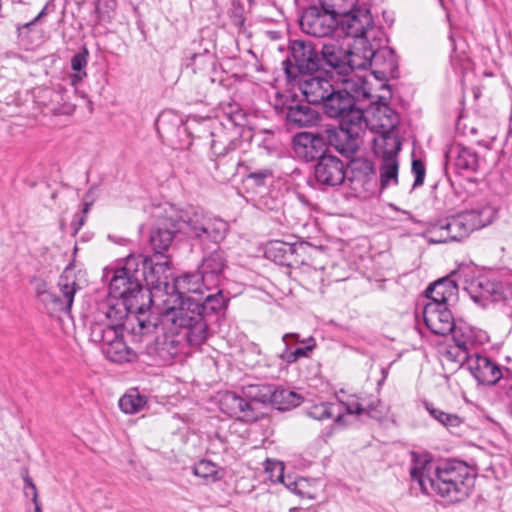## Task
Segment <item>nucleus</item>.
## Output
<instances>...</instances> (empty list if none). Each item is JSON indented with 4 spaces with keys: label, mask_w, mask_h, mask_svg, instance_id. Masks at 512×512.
I'll list each match as a JSON object with an SVG mask.
<instances>
[{
    "label": "nucleus",
    "mask_w": 512,
    "mask_h": 512,
    "mask_svg": "<svg viewBox=\"0 0 512 512\" xmlns=\"http://www.w3.org/2000/svg\"><path fill=\"white\" fill-rule=\"evenodd\" d=\"M197 275L181 276L173 272L164 275L162 282V330L164 346L179 342L173 339L183 334L189 345L197 346L209 336V326L227 308L228 299L221 290L204 296Z\"/></svg>",
    "instance_id": "obj_1"
},
{
    "label": "nucleus",
    "mask_w": 512,
    "mask_h": 512,
    "mask_svg": "<svg viewBox=\"0 0 512 512\" xmlns=\"http://www.w3.org/2000/svg\"><path fill=\"white\" fill-rule=\"evenodd\" d=\"M410 476L422 493L438 495L452 503L467 499L476 481L473 469L466 462L456 459L434 463L414 457Z\"/></svg>",
    "instance_id": "obj_2"
},
{
    "label": "nucleus",
    "mask_w": 512,
    "mask_h": 512,
    "mask_svg": "<svg viewBox=\"0 0 512 512\" xmlns=\"http://www.w3.org/2000/svg\"><path fill=\"white\" fill-rule=\"evenodd\" d=\"M245 120L244 111L236 104H229L223 120L211 124V150L216 157V176L221 182H226L237 174L241 159L231 153L242 144Z\"/></svg>",
    "instance_id": "obj_3"
},
{
    "label": "nucleus",
    "mask_w": 512,
    "mask_h": 512,
    "mask_svg": "<svg viewBox=\"0 0 512 512\" xmlns=\"http://www.w3.org/2000/svg\"><path fill=\"white\" fill-rule=\"evenodd\" d=\"M496 215L492 206L484 204L438 220L426 231L428 242L432 244L461 242L472 232L490 225Z\"/></svg>",
    "instance_id": "obj_4"
},
{
    "label": "nucleus",
    "mask_w": 512,
    "mask_h": 512,
    "mask_svg": "<svg viewBox=\"0 0 512 512\" xmlns=\"http://www.w3.org/2000/svg\"><path fill=\"white\" fill-rule=\"evenodd\" d=\"M138 265L135 257L127 258L123 267L115 270L109 283V296L115 300L123 301L124 306H137L138 298H144L140 276L147 285L154 288L158 287L159 277L156 275V266L158 262L152 259L144 258L142 261V272L134 269Z\"/></svg>",
    "instance_id": "obj_5"
},
{
    "label": "nucleus",
    "mask_w": 512,
    "mask_h": 512,
    "mask_svg": "<svg viewBox=\"0 0 512 512\" xmlns=\"http://www.w3.org/2000/svg\"><path fill=\"white\" fill-rule=\"evenodd\" d=\"M341 81L343 87L335 85L327 94L322 104L324 113L339 122L354 120L357 115H360V120L366 119L364 107L359 103L373 98L368 82L363 77L343 78Z\"/></svg>",
    "instance_id": "obj_6"
},
{
    "label": "nucleus",
    "mask_w": 512,
    "mask_h": 512,
    "mask_svg": "<svg viewBox=\"0 0 512 512\" xmlns=\"http://www.w3.org/2000/svg\"><path fill=\"white\" fill-rule=\"evenodd\" d=\"M209 219L193 207L181 209L169 202L162 204V274L173 267L171 257L165 254L173 239L178 234L194 239Z\"/></svg>",
    "instance_id": "obj_7"
},
{
    "label": "nucleus",
    "mask_w": 512,
    "mask_h": 512,
    "mask_svg": "<svg viewBox=\"0 0 512 512\" xmlns=\"http://www.w3.org/2000/svg\"><path fill=\"white\" fill-rule=\"evenodd\" d=\"M119 324L94 323L90 327V340L99 344L103 354L114 363L130 362L135 357L123 339Z\"/></svg>",
    "instance_id": "obj_8"
},
{
    "label": "nucleus",
    "mask_w": 512,
    "mask_h": 512,
    "mask_svg": "<svg viewBox=\"0 0 512 512\" xmlns=\"http://www.w3.org/2000/svg\"><path fill=\"white\" fill-rule=\"evenodd\" d=\"M291 56L283 61V69L288 79H295L298 74L312 75L321 68L320 54L309 41L294 40L291 43Z\"/></svg>",
    "instance_id": "obj_9"
},
{
    "label": "nucleus",
    "mask_w": 512,
    "mask_h": 512,
    "mask_svg": "<svg viewBox=\"0 0 512 512\" xmlns=\"http://www.w3.org/2000/svg\"><path fill=\"white\" fill-rule=\"evenodd\" d=\"M470 371L475 379L483 385L498 384L502 393L512 383V367L503 366L486 355H475L470 359Z\"/></svg>",
    "instance_id": "obj_10"
},
{
    "label": "nucleus",
    "mask_w": 512,
    "mask_h": 512,
    "mask_svg": "<svg viewBox=\"0 0 512 512\" xmlns=\"http://www.w3.org/2000/svg\"><path fill=\"white\" fill-rule=\"evenodd\" d=\"M367 126V119L360 120V115L354 120H341L338 128L329 130L328 141L342 155L349 156L358 150V138Z\"/></svg>",
    "instance_id": "obj_11"
},
{
    "label": "nucleus",
    "mask_w": 512,
    "mask_h": 512,
    "mask_svg": "<svg viewBox=\"0 0 512 512\" xmlns=\"http://www.w3.org/2000/svg\"><path fill=\"white\" fill-rule=\"evenodd\" d=\"M301 30L314 37H329L338 28L336 16L329 10L312 5L305 9L299 19Z\"/></svg>",
    "instance_id": "obj_12"
},
{
    "label": "nucleus",
    "mask_w": 512,
    "mask_h": 512,
    "mask_svg": "<svg viewBox=\"0 0 512 512\" xmlns=\"http://www.w3.org/2000/svg\"><path fill=\"white\" fill-rule=\"evenodd\" d=\"M354 53H348L336 43H324L320 51L321 68L327 75L335 72L340 77L346 78L349 73L357 68Z\"/></svg>",
    "instance_id": "obj_13"
},
{
    "label": "nucleus",
    "mask_w": 512,
    "mask_h": 512,
    "mask_svg": "<svg viewBox=\"0 0 512 512\" xmlns=\"http://www.w3.org/2000/svg\"><path fill=\"white\" fill-rule=\"evenodd\" d=\"M371 67L375 78L379 80H388L398 77V58L395 51L383 46L377 50L369 49L365 51L364 60L358 63L357 68Z\"/></svg>",
    "instance_id": "obj_14"
},
{
    "label": "nucleus",
    "mask_w": 512,
    "mask_h": 512,
    "mask_svg": "<svg viewBox=\"0 0 512 512\" xmlns=\"http://www.w3.org/2000/svg\"><path fill=\"white\" fill-rule=\"evenodd\" d=\"M464 289L473 302L482 308L499 302L505 297V287L502 281L485 275L472 279L464 286Z\"/></svg>",
    "instance_id": "obj_15"
},
{
    "label": "nucleus",
    "mask_w": 512,
    "mask_h": 512,
    "mask_svg": "<svg viewBox=\"0 0 512 512\" xmlns=\"http://www.w3.org/2000/svg\"><path fill=\"white\" fill-rule=\"evenodd\" d=\"M58 287L60 295H56L47 290H42L38 287V298L44 305H52L55 311L70 313L74 296L76 291L79 289V286L74 279H71L67 273H64L59 278Z\"/></svg>",
    "instance_id": "obj_16"
},
{
    "label": "nucleus",
    "mask_w": 512,
    "mask_h": 512,
    "mask_svg": "<svg viewBox=\"0 0 512 512\" xmlns=\"http://www.w3.org/2000/svg\"><path fill=\"white\" fill-rule=\"evenodd\" d=\"M347 177L346 166L335 155L326 154L314 166V179L318 185L328 188L343 184Z\"/></svg>",
    "instance_id": "obj_17"
},
{
    "label": "nucleus",
    "mask_w": 512,
    "mask_h": 512,
    "mask_svg": "<svg viewBox=\"0 0 512 512\" xmlns=\"http://www.w3.org/2000/svg\"><path fill=\"white\" fill-rule=\"evenodd\" d=\"M446 167L457 174L476 173L480 170L484 160L478 153L462 144H454L445 153Z\"/></svg>",
    "instance_id": "obj_18"
},
{
    "label": "nucleus",
    "mask_w": 512,
    "mask_h": 512,
    "mask_svg": "<svg viewBox=\"0 0 512 512\" xmlns=\"http://www.w3.org/2000/svg\"><path fill=\"white\" fill-rule=\"evenodd\" d=\"M226 267V254L224 250L219 246H216L213 251L203 257L199 266V274H196L199 277L200 284L203 285V288L207 291H210L212 288H218L220 277Z\"/></svg>",
    "instance_id": "obj_19"
},
{
    "label": "nucleus",
    "mask_w": 512,
    "mask_h": 512,
    "mask_svg": "<svg viewBox=\"0 0 512 512\" xmlns=\"http://www.w3.org/2000/svg\"><path fill=\"white\" fill-rule=\"evenodd\" d=\"M293 151L297 158L312 162L326 155L327 145L323 135L312 132H300L292 139Z\"/></svg>",
    "instance_id": "obj_20"
},
{
    "label": "nucleus",
    "mask_w": 512,
    "mask_h": 512,
    "mask_svg": "<svg viewBox=\"0 0 512 512\" xmlns=\"http://www.w3.org/2000/svg\"><path fill=\"white\" fill-rule=\"evenodd\" d=\"M338 28L352 38H363L373 28L374 20L369 8L356 6L337 18Z\"/></svg>",
    "instance_id": "obj_21"
},
{
    "label": "nucleus",
    "mask_w": 512,
    "mask_h": 512,
    "mask_svg": "<svg viewBox=\"0 0 512 512\" xmlns=\"http://www.w3.org/2000/svg\"><path fill=\"white\" fill-rule=\"evenodd\" d=\"M220 410L230 417H235L244 422H256L262 416L261 412L252 403L237 395L235 392L227 391L219 399Z\"/></svg>",
    "instance_id": "obj_22"
},
{
    "label": "nucleus",
    "mask_w": 512,
    "mask_h": 512,
    "mask_svg": "<svg viewBox=\"0 0 512 512\" xmlns=\"http://www.w3.org/2000/svg\"><path fill=\"white\" fill-rule=\"evenodd\" d=\"M138 323V332L142 337H148L155 334L154 340L147 342L144 356L157 360L160 357V348L158 344L157 328L160 324V315L150 309H146L144 304L137 308L136 315Z\"/></svg>",
    "instance_id": "obj_23"
},
{
    "label": "nucleus",
    "mask_w": 512,
    "mask_h": 512,
    "mask_svg": "<svg viewBox=\"0 0 512 512\" xmlns=\"http://www.w3.org/2000/svg\"><path fill=\"white\" fill-rule=\"evenodd\" d=\"M423 318L426 327L435 335H447L454 328V317L447 305L425 303Z\"/></svg>",
    "instance_id": "obj_24"
},
{
    "label": "nucleus",
    "mask_w": 512,
    "mask_h": 512,
    "mask_svg": "<svg viewBox=\"0 0 512 512\" xmlns=\"http://www.w3.org/2000/svg\"><path fill=\"white\" fill-rule=\"evenodd\" d=\"M374 98L375 96L373 95V98L369 99L376 106L373 113L376 121L374 127L381 133L385 147L391 146L390 138H399L394 132L399 122L398 115L388 106L384 98L379 97L375 101Z\"/></svg>",
    "instance_id": "obj_25"
},
{
    "label": "nucleus",
    "mask_w": 512,
    "mask_h": 512,
    "mask_svg": "<svg viewBox=\"0 0 512 512\" xmlns=\"http://www.w3.org/2000/svg\"><path fill=\"white\" fill-rule=\"evenodd\" d=\"M302 248V244L273 240L267 243L264 255L278 265L293 267L302 263L299 259V250Z\"/></svg>",
    "instance_id": "obj_26"
},
{
    "label": "nucleus",
    "mask_w": 512,
    "mask_h": 512,
    "mask_svg": "<svg viewBox=\"0 0 512 512\" xmlns=\"http://www.w3.org/2000/svg\"><path fill=\"white\" fill-rule=\"evenodd\" d=\"M461 281V270L453 271L448 277L441 278L430 284L425 290L426 303L447 305V302L456 295L458 282Z\"/></svg>",
    "instance_id": "obj_27"
},
{
    "label": "nucleus",
    "mask_w": 512,
    "mask_h": 512,
    "mask_svg": "<svg viewBox=\"0 0 512 512\" xmlns=\"http://www.w3.org/2000/svg\"><path fill=\"white\" fill-rule=\"evenodd\" d=\"M391 146L384 147L382 163L380 166V183L381 188L385 189L391 184H398L399 164L397 155L401 149V141L399 138H390Z\"/></svg>",
    "instance_id": "obj_28"
},
{
    "label": "nucleus",
    "mask_w": 512,
    "mask_h": 512,
    "mask_svg": "<svg viewBox=\"0 0 512 512\" xmlns=\"http://www.w3.org/2000/svg\"><path fill=\"white\" fill-rule=\"evenodd\" d=\"M332 75L329 78L320 76H309L300 85L302 94L309 104H323L328 97L327 94L332 90L335 84L332 83Z\"/></svg>",
    "instance_id": "obj_29"
},
{
    "label": "nucleus",
    "mask_w": 512,
    "mask_h": 512,
    "mask_svg": "<svg viewBox=\"0 0 512 512\" xmlns=\"http://www.w3.org/2000/svg\"><path fill=\"white\" fill-rule=\"evenodd\" d=\"M286 123L290 128H303L316 125L321 119L318 111L309 104H292L283 108Z\"/></svg>",
    "instance_id": "obj_30"
},
{
    "label": "nucleus",
    "mask_w": 512,
    "mask_h": 512,
    "mask_svg": "<svg viewBox=\"0 0 512 512\" xmlns=\"http://www.w3.org/2000/svg\"><path fill=\"white\" fill-rule=\"evenodd\" d=\"M450 333H452V339L457 351L453 353L451 350H448L446 352L447 357L453 361H457L460 358H467L469 351L475 344V336L472 328L466 324L456 325L454 323V328Z\"/></svg>",
    "instance_id": "obj_31"
},
{
    "label": "nucleus",
    "mask_w": 512,
    "mask_h": 512,
    "mask_svg": "<svg viewBox=\"0 0 512 512\" xmlns=\"http://www.w3.org/2000/svg\"><path fill=\"white\" fill-rule=\"evenodd\" d=\"M350 176H347L354 190L366 189L375 174L374 164L366 158H354L349 165Z\"/></svg>",
    "instance_id": "obj_32"
},
{
    "label": "nucleus",
    "mask_w": 512,
    "mask_h": 512,
    "mask_svg": "<svg viewBox=\"0 0 512 512\" xmlns=\"http://www.w3.org/2000/svg\"><path fill=\"white\" fill-rule=\"evenodd\" d=\"M203 230L197 233L194 238L203 247L208 246L210 243L219 246L228 232V224L217 218H210L206 224L203 225Z\"/></svg>",
    "instance_id": "obj_33"
},
{
    "label": "nucleus",
    "mask_w": 512,
    "mask_h": 512,
    "mask_svg": "<svg viewBox=\"0 0 512 512\" xmlns=\"http://www.w3.org/2000/svg\"><path fill=\"white\" fill-rule=\"evenodd\" d=\"M449 41L452 46L450 54L451 66L456 73L464 74L465 71L471 68V59L463 48L465 43L461 39L457 40L452 34L449 36Z\"/></svg>",
    "instance_id": "obj_34"
},
{
    "label": "nucleus",
    "mask_w": 512,
    "mask_h": 512,
    "mask_svg": "<svg viewBox=\"0 0 512 512\" xmlns=\"http://www.w3.org/2000/svg\"><path fill=\"white\" fill-rule=\"evenodd\" d=\"M303 402V397L281 386H274L271 405L280 411H288L298 407Z\"/></svg>",
    "instance_id": "obj_35"
},
{
    "label": "nucleus",
    "mask_w": 512,
    "mask_h": 512,
    "mask_svg": "<svg viewBox=\"0 0 512 512\" xmlns=\"http://www.w3.org/2000/svg\"><path fill=\"white\" fill-rule=\"evenodd\" d=\"M423 405L431 418L450 431L464 423L463 418L458 414L445 412L429 401H424Z\"/></svg>",
    "instance_id": "obj_36"
},
{
    "label": "nucleus",
    "mask_w": 512,
    "mask_h": 512,
    "mask_svg": "<svg viewBox=\"0 0 512 512\" xmlns=\"http://www.w3.org/2000/svg\"><path fill=\"white\" fill-rule=\"evenodd\" d=\"M274 385L258 384L249 385L243 388V393L250 403L256 407L257 404H266L272 402Z\"/></svg>",
    "instance_id": "obj_37"
},
{
    "label": "nucleus",
    "mask_w": 512,
    "mask_h": 512,
    "mask_svg": "<svg viewBox=\"0 0 512 512\" xmlns=\"http://www.w3.org/2000/svg\"><path fill=\"white\" fill-rule=\"evenodd\" d=\"M302 344H305L304 347H297L294 350H290L288 343H286L285 349L280 354L281 360L288 364H292L298 361L300 358H308L312 354L313 350L316 348V340L314 337L310 336L305 340L301 341Z\"/></svg>",
    "instance_id": "obj_38"
},
{
    "label": "nucleus",
    "mask_w": 512,
    "mask_h": 512,
    "mask_svg": "<svg viewBox=\"0 0 512 512\" xmlns=\"http://www.w3.org/2000/svg\"><path fill=\"white\" fill-rule=\"evenodd\" d=\"M146 402V397L137 389H130L119 399V407L126 414H135L145 406Z\"/></svg>",
    "instance_id": "obj_39"
},
{
    "label": "nucleus",
    "mask_w": 512,
    "mask_h": 512,
    "mask_svg": "<svg viewBox=\"0 0 512 512\" xmlns=\"http://www.w3.org/2000/svg\"><path fill=\"white\" fill-rule=\"evenodd\" d=\"M113 300L110 297L102 309L104 310L105 317L111 321L110 324H119L122 327L121 321L126 317L127 310H131L135 306H124L123 301L116 300L117 302L113 303Z\"/></svg>",
    "instance_id": "obj_40"
},
{
    "label": "nucleus",
    "mask_w": 512,
    "mask_h": 512,
    "mask_svg": "<svg viewBox=\"0 0 512 512\" xmlns=\"http://www.w3.org/2000/svg\"><path fill=\"white\" fill-rule=\"evenodd\" d=\"M116 7L115 0H97L94 5L95 25L110 23L115 16Z\"/></svg>",
    "instance_id": "obj_41"
},
{
    "label": "nucleus",
    "mask_w": 512,
    "mask_h": 512,
    "mask_svg": "<svg viewBox=\"0 0 512 512\" xmlns=\"http://www.w3.org/2000/svg\"><path fill=\"white\" fill-rule=\"evenodd\" d=\"M324 272L322 269L312 268L310 266L304 267L300 271V282L310 291L321 289L324 281Z\"/></svg>",
    "instance_id": "obj_42"
},
{
    "label": "nucleus",
    "mask_w": 512,
    "mask_h": 512,
    "mask_svg": "<svg viewBox=\"0 0 512 512\" xmlns=\"http://www.w3.org/2000/svg\"><path fill=\"white\" fill-rule=\"evenodd\" d=\"M335 412L336 406L330 402L314 403L305 408L306 415L318 421L332 418Z\"/></svg>",
    "instance_id": "obj_43"
},
{
    "label": "nucleus",
    "mask_w": 512,
    "mask_h": 512,
    "mask_svg": "<svg viewBox=\"0 0 512 512\" xmlns=\"http://www.w3.org/2000/svg\"><path fill=\"white\" fill-rule=\"evenodd\" d=\"M359 0H319L320 5L329 10L336 18L351 12Z\"/></svg>",
    "instance_id": "obj_44"
},
{
    "label": "nucleus",
    "mask_w": 512,
    "mask_h": 512,
    "mask_svg": "<svg viewBox=\"0 0 512 512\" xmlns=\"http://www.w3.org/2000/svg\"><path fill=\"white\" fill-rule=\"evenodd\" d=\"M193 474L211 481L219 480L217 466L209 460H200L193 466Z\"/></svg>",
    "instance_id": "obj_45"
},
{
    "label": "nucleus",
    "mask_w": 512,
    "mask_h": 512,
    "mask_svg": "<svg viewBox=\"0 0 512 512\" xmlns=\"http://www.w3.org/2000/svg\"><path fill=\"white\" fill-rule=\"evenodd\" d=\"M274 178V171L270 167L252 171L247 174V179L251 180L257 187L265 186L268 180Z\"/></svg>",
    "instance_id": "obj_46"
},
{
    "label": "nucleus",
    "mask_w": 512,
    "mask_h": 512,
    "mask_svg": "<svg viewBox=\"0 0 512 512\" xmlns=\"http://www.w3.org/2000/svg\"><path fill=\"white\" fill-rule=\"evenodd\" d=\"M386 413V407L379 399L370 402L366 407H364V414H367L369 417L376 420L383 419Z\"/></svg>",
    "instance_id": "obj_47"
},
{
    "label": "nucleus",
    "mask_w": 512,
    "mask_h": 512,
    "mask_svg": "<svg viewBox=\"0 0 512 512\" xmlns=\"http://www.w3.org/2000/svg\"><path fill=\"white\" fill-rule=\"evenodd\" d=\"M411 170L415 176L413 187L415 188L422 186L426 175V168L424 162L421 159H413Z\"/></svg>",
    "instance_id": "obj_48"
},
{
    "label": "nucleus",
    "mask_w": 512,
    "mask_h": 512,
    "mask_svg": "<svg viewBox=\"0 0 512 512\" xmlns=\"http://www.w3.org/2000/svg\"><path fill=\"white\" fill-rule=\"evenodd\" d=\"M88 50L86 48L83 51L76 53L71 58V68L74 71L81 72L87 66Z\"/></svg>",
    "instance_id": "obj_49"
},
{
    "label": "nucleus",
    "mask_w": 512,
    "mask_h": 512,
    "mask_svg": "<svg viewBox=\"0 0 512 512\" xmlns=\"http://www.w3.org/2000/svg\"><path fill=\"white\" fill-rule=\"evenodd\" d=\"M340 408H342L346 414L349 415H363L364 407L358 402H343L340 401L337 403Z\"/></svg>",
    "instance_id": "obj_50"
},
{
    "label": "nucleus",
    "mask_w": 512,
    "mask_h": 512,
    "mask_svg": "<svg viewBox=\"0 0 512 512\" xmlns=\"http://www.w3.org/2000/svg\"><path fill=\"white\" fill-rule=\"evenodd\" d=\"M23 480H24L25 494L28 495L27 489H30L31 493H32V502H36V498H38L37 488H36V485L34 484L32 478L29 476L28 471H25Z\"/></svg>",
    "instance_id": "obj_51"
},
{
    "label": "nucleus",
    "mask_w": 512,
    "mask_h": 512,
    "mask_svg": "<svg viewBox=\"0 0 512 512\" xmlns=\"http://www.w3.org/2000/svg\"><path fill=\"white\" fill-rule=\"evenodd\" d=\"M335 406H336V412L334 414V416L332 418H334V422L337 424V425H340V426H345L346 425V421H345V411L340 408L338 406L337 403H334Z\"/></svg>",
    "instance_id": "obj_52"
},
{
    "label": "nucleus",
    "mask_w": 512,
    "mask_h": 512,
    "mask_svg": "<svg viewBox=\"0 0 512 512\" xmlns=\"http://www.w3.org/2000/svg\"><path fill=\"white\" fill-rule=\"evenodd\" d=\"M51 111L54 115H71L74 111V107L70 104H65L62 107H53Z\"/></svg>",
    "instance_id": "obj_53"
},
{
    "label": "nucleus",
    "mask_w": 512,
    "mask_h": 512,
    "mask_svg": "<svg viewBox=\"0 0 512 512\" xmlns=\"http://www.w3.org/2000/svg\"><path fill=\"white\" fill-rule=\"evenodd\" d=\"M84 221H85L84 215H79V214L75 215L73 221L71 222V226L74 229V234H76L79 231V229L84 224Z\"/></svg>",
    "instance_id": "obj_54"
},
{
    "label": "nucleus",
    "mask_w": 512,
    "mask_h": 512,
    "mask_svg": "<svg viewBox=\"0 0 512 512\" xmlns=\"http://www.w3.org/2000/svg\"><path fill=\"white\" fill-rule=\"evenodd\" d=\"M270 464L273 465V469L274 470H278V472H279V474L276 477V480L279 481V482H283V478H284L283 470H284V467H283L282 463L281 462H275V463H270ZM266 470L267 471L270 470V467L267 466ZM271 470H272V468H271Z\"/></svg>",
    "instance_id": "obj_55"
},
{
    "label": "nucleus",
    "mask_w": 512,
    "mask_h": 512,
    "mask_svg": "<svg viewBox=\"0 0 512 512\" xmlns=\"http://www.w3.org/2000/svg\"><path fill=\"white\" fill-rule=\"evenodd\" d=\"M160 235V229H156L151 235H150V241L153 246V249L155 251V256L160 253L158 250L159 245L157 244L158 236Z\"/></svg>",
    "instance_id": "obj_56"
},
{
    "label": "nucleus",
    "mask_w": 512,
    "mask_h": 512,
    "mask_svg": "<svg viewBox=\"0 0 512 512\" xmlns=\"http://www.w3.org/2000/svg\"><path fill=\"white\" fill-rule=\"evenodd\" d=\"M45 8H43L40 13L30 22L28 23H25L22 27H19L18 29L19 30H22V29H27L29 28L31 25H33L34 23H36L38 21V19H40L43 15H45Z\"/></svg>",
    "instance_id": "obj_57"
},
{
    "label": "nucleus",
    "mask_w": 512,
    "mask_h": 512,
    "mask_svg": "<svg viewBox=\"0 0 512 512\" xmlns=\"http://www.w3.org/2000/svg\"><path fill=\"white\" fill-rule=\"evenodd\" d=\"M288 338H293L296 342L301 343L304 339L300 338V335L297 333H286L282 336V341L286 344Z\"/></svg>",
    "instance_id": "obj_58"
},
{
    "label": "nucleus",
    "mask_w": 512,
    "mask_h": 512,
    "mask_svg": "<svg viewBox=\"0 0 512 512\" xmlns=\"http://www.w3.org/2000/svg\"><path fill=\"white\" fill-rule=\"evenodd\" d=\"M33 504L35 506V508H34L35 512H42L38 498H36V502H33Z\"/></svg>",
    "instance_id": "obj_59"
},
{
    "label": "nucleus",
    "mask_w": 512,
    "mask_h": 512,
    "mask_svg": "<svg viewBox=\"0 0 512 512\" xmlns=\"http://www.w3.org/2000/svg\"><path fill=\"white\" fill-rule=\"evenodd\" d=\"M89 208H90V205L88 203H85L83 206V210H82L84 216L89 211Z\"/></svg>",
    "instance_id": "obj_60"
},
{
    "label": "nucleus",
    "mask_w": 512,
    "mask_h": 512,
    "mask_svg": "<svg viewBox=\"0 0 512 512\" xmlns=\"http://www.w3.org/2000/svg\"><path fill=\"white\" fill-rule=\"evenodd\" d=\"M2 101H3V102H8V101H9V98L4 97V96L2 95V93L0 92V102H2Z\"/></svg>",
    "instance_id": "obj_61"
},
{
    "label": "nucleus",
    "mask_w": 512,
    "mask_h": 512,
    "mask_svg": "<svg viewBox=\"0 0 512 512\" xmlns=\"http://www.w3.org/2000/svg\"><path fill=\"white\" fill-rule=\"evenodd\" d=\"M83 76H86V72L79 73L75 77L78 78V80H81Z\"/></svg>",
    "instance_id": "obj_62"
},
{
    "label": "nucleus",
    "mask_w": 512,
    "mask_h": 512,
    "mask_svg": "<svg viewBox=\"0 0 512 512\" xmlns=\"http://www.w3.org/2000/svg\"><path fill=\"white\" fill-rule=\"evenodd\" d=\"M146 297L148 298L149 304H151L153 302L152 297H151V292H147Z\"/></svg>",
    "instance_id": "obj_63"
},
{
    "label": "nucleus",
    "mask_w": 512,
    "mask_h": 512,
    "mask_svg": "<svg viewBox=\"0 0 512 512\" xmlns=\"http://www.w3.org/2000/svg\"><path fill=\"white\" fill-rule=\"evenodd\" d=\"M197 57H198V55H197V54H193V55L191 56V63H194V61L196 60V58H197Z\"/></svg>",
    "instance_id": "obj_64"
}]
</instances>
